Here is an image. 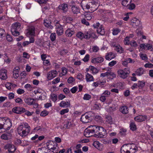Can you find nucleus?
Returning a JSON list of instances; mask_svg holds the SVG:
<instances>
[{"label":"nucleus","mask_w":153,"mask_h":153,"mask_svg":"<svg viewBox=\"0 0 153 153\" xmlns=\"http://www.w3.org/2000/svg\"><path fill=\"white\" fill-rule=\"evenodd\" d=\"M18 134L22 137H25L30 132V127L28 124L23 123L17 128Z\"/></svg>","instance_id":"nucleus-1"},{"label":"nucleus","mask_w":153,"mask_h":153,"mask_svg":"<svg viewBox=\"0 0 153 153\" xmlns=\"http://www.w3.org/2000/svg\"><path fill=\"white\" fill-rule=\"evenodd\" d=\"M94 131L95 134L94 136L96 137L104 138L106 136L107 132L105 129L102 127L94 126Z\"/></svg>","instance_id":"nucleus-2"},{"label":"nucleus","mask_w":153,"mask_h":153,"mask_svg":"<svg viewBox=\"0 0 153 153\" xmlns=\"http://www.w3.org/2000/svg\"><path fill=\"white\" fill-rule=\"evenodd\" d=\"M76 36L80 39L84 38L88 39L90 38H95L96 35L92 30H90L85 32L84 33L81 32H79L76 34Z\"/></svg>","instance_id":"nucleus-3"},{"label":"nucleus","mask_w":153,"mask_h":153,"mask_svg":"<svg viewBox=\"0 0 153 153\" xmlns=\"http://www.w3.org/2000/svg\"><path fill=\"white\" fill-rule=\"evenodd\" d=\"M21 28V24L18 22H16L12 25L11 32L14 36H18L20 34L19 31Z\"/></svg>","instance_id":"nucleus-4"},{"label":"nucleus","mask_w":153,"mask_h":153,"mask_svg":"<svg viewBox=\"0 0 153 153\" xmlns=\"http://www.w3.org/2000/svg\"><path fill=\"white\" fill-rule=\"evenodd\" d=\"M97 3L94 0H90L84 7L87 9H90L91 11H94L97 9L96 6Z\"/></svg>","instance_id":"nucleus-5"},{"label":"nucleus","mask_w":153,"mask_h":153,"mask_svg":"<svg viewBox=\"0 0 153 153\" xmlns=\"http://www.w3.org/2000/svg\"><path fill=\"white\" fill-rule=\"evenodd\" d=\"M118 75L123 79L126 78L128 75L130 73L129 68H125L123 69H120L117 71Z\"/></svg>","instance_id":"nucleus-6"},{"label":"nucleus","mask_w":153,"mask_h":153,"mask_svg":"<svg viewBox=\"0 0 153 153\" xmlns=\"http://www.w3.org/2000/svg\"><path fill=\"white\" fill-rule=\"evenodd\" d=\"M94 127V126H91L88 127V128H90V129L87 128L85 130L84 134L85 137H88L94 136V134H95L94 131H93Z\"/></svg>","instance_id":"nucleus-7"},{"label":"nucleus","mask_w":153,"mask_h":153,"mask_svg":"<svg viewBox=\"0 0 153 153\" xmlns=\"http://www.w3.org/2000/svg\"><path fill=\"white\" fill-rule=\"evenodd\" d=\"M46 145L48 149L49 150H52V151L53 152L54 151H56L58 149L57 144L52 141H50L46 143Z\"/></svg>","instance_id":"nucleus-8"},{"label":"nucleus","mask_w":153,"mask_h":153,"mask_svg":"<svg viewBox=\"0 0 153 153\" xmlns=\"http://www.w3.org/2000/svg\"><path fill=\"white\" fill-rule=\"evenodd\" d=\"M100 76L103 77H106L108 79H112L116 77V75L113 72L111 71H108L105 73H101Z\"/></svg>","instance_id":"nucleus-9"},{"label":"nucleus","mask_w":153,"mask_h":153,"mask_svg":"<svg viewBox=\"0 0 153 153\" xmlns=\"http://www.w3.org/2000/svg\"><path fill=\"white\" fill-rule=\"evenodd\" d=\"M95 28L97 29V31L98 33L101 35H103L105 34V30L102 25H100L99 23L94 24L93 25Z\"/></svg>","instance_id":"nucleus-10"},{"label":"nucleus","mask_w":153,"mask_h":153,"mask_svg":"<svg viewBox=\"0 0 153 153\" xmlns=\"http://www.w3.org/2000/svg\"><path fill=\"white\" fill-rule=\"evenodd\" d=\"M3 124L4 130H8L10 129L12 126V123L10 120L9 118H7L5 122H4Z\"/></svg>","instance_id":"nucleus-11"},{"label":"nucleus","mask_w":153,"mask_h":153,"mask_svg":"<svg viewBox=\"0 0 153 153\" xmlns=\"http://www.w3.org/2000/svg\"><path fill=\"white\" fill-rule=\"evenodd\" d=\"M58 73L56 71L52 70L49 72L47 74V78L50 80L56 76Z\"/></svg>","instance_id":"nucleus-12"},{"label":"nucleus","mask_w":153,"mask_h":153,"mask_svg":"<svg viewBox=\"0 0 153 153\" xmlns=\"http://www.w3.org/2000/svg\"><path fill=\"white\" fill-rule=\"evenodd\" d=\"M13 111L16 114H21L25 111V109L23 107H15L13 108Z\"/></svg>","instance_id":"nucleus-13"},{"label":"nucleus","mask_w":153,"mask_h":153,"mask_svg":"<svg viewBox=\"0 0 153 153\" xmlns=\"http://www.w3.org/2000/svg\"><path fill=\"white\" fill-rule=\"evenodd\" d=\"M129 153H135L138 150V147L133 143L128 144Z\"/></svg>","instance_id":"nucleus-14"},{"label":"nucleus","mask_w":153,"mask_h":153,"mask_svg":"<svg viewBox=\"0 0 153 153\" xmlns=\"http://www.w3.org/2000/svg\"><path fill=\"white\" fill-rule=\"evenodd\" d=\"M4 149H8L9 152H14L16 150V148L14 145L11 144H7L4 146Z\"/></svg>","instance_id":"nucleus-15"},{"label":"nucleus","mask_w":153,"mask_h":153,"mask_svg":"<svg viewBox=\"0 0 153 153\" xmlns=\"http://www.w3.org/2000/svg\"><path fill=\"white\" fill-rule=\"evenodd\" d=\"M35 27L33 26L28 27L27 30V36H34L35 35Z\"/></svg>","instance_id":"nucleus-16"},{"label":"nucleus","mask_w":153,"mask_h":153,"mask_svg":"<svg viewBox=\"0 0 153 153\" xmlns=\"http://www.w3.org/2000/svg\"><path fill=\"white\" fill-rule=\"evenodd\" d=\"M58 21H56V23L57 24L56 27V33L58 35L60 36L62 34L63 30L62 26L57 23Z\"/></svg>","instance_id":"nucleus-17"},{"label":"nucleus","mask_w":153,"mask_h":153,"mask_svg":"<svg viewBox=\"0 0 153 153\" xmlns=\"http://www.w3.org/2000/svg\"><path fill=\"white\" fill-rule=\"evenodd\" d=\"M7 71L4 69L0 70V78L2 80H5L7 78Z\"/></svg>","instance_id":"nucleus-18"},{"label":"nucleus","mask_w":153,"mask_h":153,"mask_svg":"<svg viewBox=\"0 0 153 153\" xmlns=\"http://www.w3.org/2000/svg\"><path fill=\"white\" fill-rule=\"evenodd\" d=\"M58 8L60 10H62L64 13L67 12L68 10V5L65 3L61 4L58 6Z\"/></svg>","instance_id":"nucleus-19"},{"label":"nucleus","mask_w":153,"mask_h":153,"mask_svg":"<svg viewBox=\"0 0 153 153\" xmlns=\"http://www.w3.org/2000/svg\"><path fill=\"white\" fill-rule=\"evenodd\" d=\"M147 119L146 115H139L134 118L135 120L138 122H142L144 121Z\"/></svg>","instance_id":"nucleus-20"},{"label":"nucleus","mask_w":153,"mask_h":153,"mask_svg":"<svg viewBox=\"0 0 153 153\" xmlns=\"http://www.w3.org/2000/svg\"><path fill=\"white\" fill-rule=\"evenodd\" d=\"M121 153H129L128 144H126L123 145L120 149Z\"/></svg>","instance_id":"nucleus-21"},{"label":"nucleus","mask_w":153,"mask_h":153,"mask_svg":"<svg viewBox=\"0 0 153 153\" xmlns=\"http://www.w3.org/2000/svg\"><path fill=\"white\" fill-rule=\"evenodd\" d=\"M80 120L84 123H87L91 121L86 114L82 115Z\"/></svg>","instance_id":"nucleus-22"},{"label":"nucleus","mask_w":153,"mask_h":153,"mask_svg":"<svg viewBox=\"0 0 153 153\" xmlns=\"http://www.w3.org/2000/svg\"><path fill=\"white\" fill-rule=\"evenodd\" d=\"M75 33L73 28H68L65 32V34L67 36L71 37Z\"/></svg>","instance_id":"nucleus-23"},{"label":"nucleus","mask_w":153,"mask_h":153,"mask_svg":"<svg viewBox=\"0 0 153 153\" xmlns=\"http://www.w3.org/2000/svg\"><path fill=\"white\" fill-rule=\"evenodd\" d=\"M60 107L63 108H67L69 107L70 106V101H62L59 103Z\"/></svg>","instance_id":"nucleus-24"},{"label":"nucleus","mask_w":153,"mask_h":153,"mask_svg":"<svg viewBox=\"0 0 153 153\" xmlns=\"http://www.w3.org/2000/svg\"><path fill=\"white\" fill-rule=\"evenodd\" d=\"M115 54L112 52H110L106 54L105 59L107 60H111L115 57Z\"/></svg>","instance_id":"nucleus-25"},{"label":"nucleus","mask_w":153,"mask_h":153,"mask_svg":"<svg viewBox=\"0 0 153 153\" xmlns=\"http://www.w3.org/2000/svg\"><path fill=\"white\" fill-rule=\"evenodd\" d=\"M51 22L49 19H46L44 20V25L48 28L52 29L53 28V27L51 25Z\"/></svg>","instance_id":"nucleus-26"},{"label":"nucleus","mask_w":153,"mask_h":153,"mask_svg":"<svg viewBox=\"0 0 153 153\" xmlns=\"http://www.w3.org/2000/svg\"><path fill=\"white\" fill-rule=\"evenodd\" d=\"M93 145L99 150H101L102 149V145L99 141H95L93 143Z\"/></svg>","instance_id":"nucleus-27"},{"label":"nucleus","mask_w":153,"mask_h":153,"mask_svg":"<svg viewBox=\"0 0 153 153\" xmlns=\"http://www.w3.org/2000/svg\"><path fill=\"white\" fill-rule=\"evenodd\" d=\"M103 61V59L102 57H98L92 59L91 62L93 63H101Z\"/></svg>","instance_id":"nucleus-28"},{"label":"nucleus","mask_w":153,"mask_h":153,"mask_svg":"<svg viewBox=\"0 0 153 153\" xmlns=\"http://www.w3.org/2000/svg\"><path fill=\"white\" fill-rule=\"evenodd\" d=\"M85 79L87 82H91L94 80L93 76L88 73H87L85 75Z\"/></svg>","instance_id":"nucleus-29"},{"label":"nucleus","mask_w":153,"mask_h":153,"mask_svg":"<svg viewBox=\"0 0 153 153\" xmlns=\"http://www.w3.org/2000/svg\"><path fill=\"white\" fill-rule=\"evenodd\" d=\"M38 153H51V152L46 148L42 147L39 149Z\"/></svg>","instance_id":"nucleus-30"},{"label":"nucleus","mask_w":153,"mask_h":153,"mask_svg":"<svg viewBox=\"0 0 153 153\" xmlns=\"http://www.w3.org/2000/svg\"><path fill=\"white\" fill-rule=\"evenodd\" d=\"M89 69L90 72L94 74H97L99 71V70L97 68L91 65L89 67Z\"/></svg>","instance_id":"nucleus-31"},{"label":"nucleus","mask_w":153,"mask_h":153,"mask_svg":"<svg viewBox=\"0 0 153 153\" xmlns=\"http://www.w3.org/2000/svg\"><path fill=\"white\" fill-rule=\"evenodd\" d=\"M24 100L25 102L28 105H32L34 101V99L29 98H26L24 99Z\"/></svg>","instance_id":"nucleus-32"},{"label":"nucleus","mask_w":153,"mask_h":153,"mask_svg":"<svg viewBox=\"0 0 153 153\" xmlns=\"http://www.w3.org/2000/svg\"><path fill=\"white\" fill-rule=\"evenodd\" d=\"M120 111L123 114H126L128 113V108L125 106L121 107L120 108Z\"/></svg>","instance_id":"nucleus-33"},{"label":"nucleus","mask_w":153,"mask_h":153,"mask_svg":"<svg viewBox=\"0 0 153 153\" xmlns=\"http://www.w3.org/2000/svg\"><path fill=\"white\" fill-rule=\"evenodd\" d=\"M144 72L143 68H140L137 69L135 73L136 75L140 76L143 74Z\"/></svg>","instance_id":"nucleus-34"},{"label":"nucleus","mask_w":153,"mask_h":153,"mask_svg":"<svg viewBox=\"0 0 153 153\" xmlns=\"http://www.w3.org/2000/svg\"><path fill=\"white\" fill-rule=\"evenodd\" d=\"M67 72V69L65 67H63L62 68V72L59 74V76L62 77L63 76L65 75Z\"/></svg>","instance_id":"nucleus-35"},{"label":"nucleus","mask_w":153,"mask_h":153,"mask_svg":"<svg viewBox=\"0 0 153 153\" xmlns=\"http://www.w3.org/2000/svg\"><path fill=\"white\" fill-rule=\"evenodd\" d=\"M114 49L117 51V52L120 53H123L124 50L120 45H118L116 46V48H114Z\"/></svg>","instance_id":"nucleus-36"},{"label":"nucleus","mask_w":153,"mask_h":153,"mask_svg":"<svg viewBox=\"0 0 153 153\" xmlns=\"http://www.w3.org/2000/svg\"><path fill=\"white\" fill-rule=\"evenodd\" d=\"M105 121L108 123L111 124L113 123V121L112 117L110 116H106L105 117Z\"/></svg>","instance_id":"nucleus-37"},{"label":"nucleus","mask_w":153,"mask_h":153,"mask_svg":"<svg viewBox=\"0 0 153 153\" xmlns=\"http://www.w3.org/2000/svg\"><path fill=\"white\" fill-rule=\"evenodd\" d=\"M6 35L5 30L3 29L0 28V41L2 39L3 37Z\"/></svg>","instance_id":"nucleus-38"},{"label":"nucleus","mask_w":153,"mask_h":153,"mask_svg":"<svg viewBox=\"0 0 153 153\" xmlns=\"http://www.w3.org/2000/svg\"><path fill=\"white\" fill-rule=\"evenodd\" d=\"M131 22L134 24L135 25L137 26L139 25L140 24V21L136 18H134L131 21Z\"/></svg>","instance_id":"nucleus-39"},{"label":"nucleus","mask_w":153,"mask_h":153,"mask_svg":"<svg viewBox=\"0 0 153 153\" xmlns=\"http://www.w3.org/2000/svg\"><path fill=\"white\" fill-rule=\"evenodd\" d=\"M85 114H87V115L91 121L94 117L95 116L94 113L91 111Z\"/></svg>","instance_id":"nucleus-40"},{"label":"nucleus","mask_w":153,"mask_h":153,"mask_svg":"<svg viewBox=\"0 0 153 153\" xmlns=\"http://www.w3.org/2000/svg\"><path fill=\"white\" fill-rule=\"evenodd\" d=\"M132 0H123L122 4L124 6H127L131 2Z\"/></svg>","instance_id":"nucleus-41"},{"label":"nucleus","mask_w":153,"mask_h":153,"mask_svg":"<svg viewBox=\"0 0 153 153\" xmlns=\"http://www.w3.org/2000/svg\"><path fill=\"white\" fill-rule=\"evenodd\" d=\"M72 10L74 13L77 14L79 12V9L75 6H73L71 8Z\"/></svg>","instance_id":"nucleus-42"},{"label":"nucleus","mask_w":153,"mask_h":153,"mask_svg":"<svg viewBox=\"0 0 153 153\" xmlns=\"http://www.w3.org/2000/svg\"><path fill=\"white\" fill-rule=\"evenodd\" d=\"M110 92L108 90H105L102 95L106 98V97H108L110 95Z\"/></svg>","instance_id":"nucleus-43"},{"label":"nucleus","mask_w":153,"mask_h":153,"mask_svg":"<svg viewBox=\"0 0 153 153\" xmlns=\"http://www.w3.org/2000/svg\"><path fill=\"white\" fill-rule=\"evenodd\" d=\"M130 129L132 131H134L136 129V125L134 123H131L130 125Z\"/></svg>","instance_id":"nucleus-44"},{"label":"nucleus","mask_w":153,"mask_h":153,"mask_svg":"<svg viewBox=\"0 0 153 153\" xmlns=\"http://www.w3.org/2000/svg\"><path fill=\"white\" fill-rule=\"evenodd\" d=\"M64 19L67 23H70L73 20L72 18L69 16L65 17Z\"/></svg>","instance_id":"nucleus-45"},{"label":"nucleus","mask_w":153,"mask_h":153,"mask_svg":"<svg viewBox=\"0 0 153 153\" xmlns=\"http://www.w3.org/2000/svg\"><path fill=\"white\" fill-rule=\"evenodd\" d=\"M50 38L52 42L54 41L56 39V34L55 33H51L50 36Z\"/></svg>","instance_id":"nucleus-46"},{"label":"nucleus","mask_w":153,"mask_h":153,"mask_svg":"<svg viewBox=\"0 0 153 153\" xmlns=\"http://www.w3.org/2000/svg\"><path fill=\"white\" fill-rule=\"evenodd\" d=\"M140 56L143 60H147L148 59L145 53H140Z\"/></svg>","instance_id":"nucleus-47"},{"label":"nucleus","mask_w":153,"mask_h":153,"mask_svg":"<svg viewBox=\"0 0 153 153\" xmlns=\"http://www.w3.org/2000/svg\"><path fill=\"white\" fill-rule=\"evenodd\" d=\"M120 30L119 28H117L116 29L113 30L112 34L114 35H117L120 31Z\"/></svg>","instance_id":"nucleus-48"},{"label":"nucleus","mask_w":153,"mask_h":153,"mask_svg":"<svg viewBox=\"0 0 153 153\" xmlns=\"http://www.w3.org/2000/svg\"><path fill=\"white\" fill-rule=\"evenodd\" d=\"M49 112L46 110H44L41 112L40 115L42 117H45L48 114Z\"/></svg>","instance_id":"nucleus-49"},{"label":"nucleus","mask_w":153,"mask_h":153,"mask_svg":"<svg viewBox=\"0 0 153 153\" xmlns=\"http://www.w3.org/2000/svg\"><path fill=\"white\" fill-rule=\"evenodd\" d=\"M69 111V109L68 108L64 109L60 111V114L62 115H63L64 114L68 112Z\"/></svg>","instance_id":"nucleus-50"},{"label":"nucleus","mask_w":153,"mask_h":153,"mask_svg":"<svg viewBox=\"0 0 153 153\" xmlns=\"http://www.w3.org/2000/svg\"><path fill=\"white\" fill-rule=\"evenodd\" d=\"M89 58L90 55L88 54H87L82 60L85 62H87L89 61Z\"/></svg>","instance_id":"nucleus-51"},{"label":"nucleus","mask_w":153,"mask_h":153,"mask_svg":"<svg viewBox=\"0 0 153 153\" xmlns=\"http://www.w3.org/2000/svg\"><path fill=\"white\" fill-rule=\"evenodd\" d=\"M57 97L56 95L54 94H52L51 95V98L53 101L56 102L57 100Z\"/></svg>","instance_id":"nucleus-52"},{"label":"nucleus","mask_w":153,"mask_h":153,"mask_svg":"<svg viewBox=\"0 0 153 153\" xmlns=\"http://www.w3.org/2000/svg\"><path fill=\"white\" fill-rule=\"evenodd\" d=\"M127 7L128 9L129 10H132L135 8V5L134 4H130Z\"/></svg>","instance_id":"nucleus-53"},{"label":"nucleus","mask_w":153,"mask_h":153,"mask_svg":"<svg viewBox=\"0 0 153 153\" xmlns=\"http://www.w3.org/2000/svg\"><path fill=\"white\" fill-rule=\"evenodd\" d=\"M85 19L88 20H90L92 19L91 14L90 13H87L85 15Z\"/></svg>","instance_id":"nucleus-54"},{"label":"nucleus","mask_w":153,"mask_h":153,"mask_svg":"<svg viewBox=\"0 0 153 153\" xmlns=\"http://www.w3.org/2000/svg\"><path fill=\"white\" fill-rule=\"evenodd\" d=\"M6 38L7 40L9 42H11L13 40V38L12 36L8 34H7L6 36Z\"/></svg>","instance_id":"nucleus-55"},{"label":"nucleus","mask_w":153,"mask_h":153,"mask_svg":"<svg viewBox=\"0 0 153 153\" xmlns=\"http://www.w3.org/2000/svg\"><path fill=\"white\" fill-rule=\"evenodd\" d=\"M60 81V79L59 77H57L54 79L52 81V83L53 84L58 83Z\"/></svg>","instance_id":"nucleus-56"},{"label":"nucleus","mask_w":153,"mask_h":153,"mask_svg":"<svg viewBox=\"0 0 153 153\" xmlns=\"http://www.w3.org/2000/svg\"><path fill=\"white\" fill-rule=\"evenodd\" d=\"M24 87L28 90H29L32 88V86L29 84H27L25 85Z\"/></svg>","instance_id":"nucleus-57"},{"label":"nucleus","mask_w":153,"mask_h":153,"mask_svg":"<svg viewBox=\"0 0 153 153\" xmlns=\"http://www.w3.org/2000/svg\"><path fill=\"white\" fill-rule=\"evenodd\" d=\"M91 98V96L88 94H85L83 97V99L84 100H88L90 99Z\"/></svg>","instance_id":"nucleus-58"},{"label":"nucleus","mask_w":153,"mask_h":153,"mask_svg":"<svg viewBox=\"0 0 153 153\" xmlns=\"http://www.w3.org/2000/svg\"><path fill=\"white\" fill-rule=\"evenodd\" d=\"M101 105L99 104H95L93 106V109H98L101 108Z\"/></svg>","instance_id":"nucleus-59"},{"label":"nucleus","mask_w":153,"mask_h":153,"mask_svg":"<svg viewBox=\"0 0 153 153\" xmlns=\"http://www.w3.org/2000/svg\"><path fill=\"white\" fill-rule=\"evenodd\" d=\"M126 131V129L122 128L120 129V133L122 135H125Z\"/></svg>","instance_id":"nucleus-60"},{"label":"nucleus","mask_w":153,"mask_h":153,"mask_svg":"<svg viewBox=\"0 0 153 153\" xmlns=\"http://www.w3.org/2000/svg\"><path fill=\"white\" fill-rule=\"evenodd\" d=\"M130 44L131 46L134 47H137V42L134 40L131 41Z\"/></svg>","instance_id":"nucleus-61"},{"label":"nucleus","mask_w":153,"mask_h":153,"mask_svg":"<svg viewBox=\"0 0 153 153\" xmlns=\"http://www.w3.org/2000/svg\"><path fill=\"white\" fill-rule=\"evenodd\" d=\"M129 37L128 36H127L125 39L124 42V44L125 45H128L129 43Z\"/></svg>","instance_id":"nucleus-62"},{"label":"nucleus","mask_w":153,"mask_h":153,"mask_svg":"<svg viewBox=\"0 0 153 153\" xmlns=\"http://www.w3.org/2000/svg\"><path fill=\"white\" fill-rule=\"evenodd\" d=\"M144 67L146 68H153V64L152 63H146Z\"/></svg>","instance_id":"nucleus-63"},{"label":"nucleus","mask_w":153,"mask_h":153,"mask_svg":"<svg viewBox=\"0 0 153 153\" xmlns=\"http://www.w3.org/2000/svg\"><path fill=\"white\" fill-rule=\"evenodd\" d=\"M137 84L139 88H142L145 85V83L139 81Z\"/></svg>","instance_id":"nucleus-64"}]
</instances>
